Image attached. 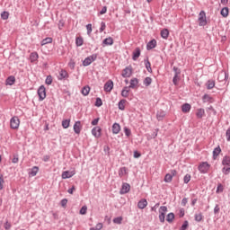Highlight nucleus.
<instances>
[{
	"instance_id": "nucleus-1",
	"label": "nucleus",
	"mask_w": 230,
	"mask_h": 230,
	"mask_svg": "<svg viewBox=\"0 0 230 230\" xmlns=\"http://www.w3.org/2000/svg\"><path fill=\"white\" fill-rule=\"evenodd\" d=\"M222 165L224 166L222 168V173L224 175H229L230 173V156L225 155L222 159Z\"/></svg>"
},
{
	"instance_id": "nucleus-2",
	"label": "nucleus",
	"mask_w": 230,
	"mask_h": 230,
	"mask_svg": "<svg viewBox=\"0 0 230 230\" xmlns=\"http://www.w3.org/2000/svg\"><path fill=\"white\" fill-rule=\"evenodd\" d=\"M210 168H211V165L208 162H201L198 166V170L199 173H202V174L208 173Z\"/></svg>"
},
{
	"instance_id": "nucleus-3",
	"label": "nucleus",
	"mask_w": 230,
	"mask_h": 230,
	"mask_svg": "<svg viewBox=\"0 0 230 230\" xmlns=\"http://www.w3.org/2000/svg\"><path fill=\"white\" fill-rule=\"evenodd\" d=\"M159 213H160L159 214V221L162 224H164V220L166 218V213H168V208L166 206L160 207Z\"/></svg>"
},
{
	"instance_id": "nucleus-4",
	"label": "nucleus",
	"mask_w": 230,
	"mask_h": 230,
	"mask_svg": "<svg viewBox=\"0 0 230 230\" xmlns=\"http://www.w3.org/2000/svg\"><path fill=\"white\" fill-rule=\"evenodd\" d=\"M97 58H98V55L93 54L84 58V60L83 61V66L84 67H87V66H91V64H93V62H94V60H96Z\"/></svg>"
},
{
	"instance_id": "nucleus-5",
	"label": "nucleus",
	"mask_w": 230,
	"mask_h": 230,
	"mask_svg": "<svg viewBox=\"0 0 230 230\" xmlns=\"http://www.w3.org/2000/svg\"><path fill=\"white\" fill-rule=\"evenodd\" d=\"M19 125H21V120L19 119V117L14 116L10 120V127L13 130H16V128H19Z\"/></svg>"
},
{
	"instance_id": "nucleus-6",
	"label": "nucleus",
	"mask_w": 230,
	"mask_h": 230,
	"mask_svg": "<svg viewBox=\"0 0 230 230\" xmlns=\"http://www.w3.org/2000/svg\"><path fill=\"white\" fill-rule=\"evenodd\" d=\"M208 20L206 19V12L200 11L199 14V26H206Z\"/></svg>"
},
{
	"instance_id": "nucleus-7",
	"label": "nucleus",
	"mask_w": 230,
	"mask_h": 230,
	"mask_svg": "<svg viewBox=\"0 0 230 230\" xmlns=\"http://www.w3.org/2000/svg\"><path fill=\"white\" fill-rule=\"evenodd\" d=\"M39 101L43 102L46 100V87L44 85H40L38 89Z\"/></svg>"
},
{
	"instance_id": "nucleus-8",
	"label": "nucleus",
	"mask_w": 230,
	"mask_h": 230,
	"mask_svg": "<svg viewBox=\"0 0 230 230\" xmlns=\"http://www.w3.org/2000/svg\"><path fill=\"white\" fill-rule=\"evenodd\" d=\"M122 78H130L132 76V66H126L121 73Z\"/></svg>"
},
{
	"instance_id": "nucleus-9",
	"label": "nucleus",
	"mask_w": 230,
	"mask_h": 230,
	"mask_svg": "<svg viewBox=\"0 0 230 230\" xmlns=\"http://www.w3.org/2000/svg\"><path fill=\"white\" fill-rule=\"evenodd\" d=\"M218 82H227L229 80V73L222 70L217 76Z\"/></svg>"
},
{
	"instance_id": "nucleus-10",
	"label": "nucleus",
	"mask_w": 230,
	"mask_h": 230,
	"mask_svg": "<svg viewBox=\"0 0 230 230\" xmlns=\"http://www.w3.org/2000/svg\"><path fill=\"white\" fill-rule=\"evenodd\" d=\"M69 78V74L66 69L59 70L58 80H60L61 82L64 80H67Z\"/></svg>"
},
{
	"instance_id": "nucleus-11",
	"label": "nucleus",
	"mask_w": 230,
	"mask_h": 230,
	"mask_svg": "<svg viewBox=\"0 0 230 230\" xmlns=\"http://www.w3.org/2000/svg\"><path fill=\"white\" fill-rule=\"evenodd\" d=\"M105 93H111V91H112V89H114V83L112 82V80H109L108 82H106L104 84V87H103Z\"/></svg>"
},
{
	"instance_id": "nucleus-12",
	"label": "nucleus",
	"mask_w": 230,
	"mask_h": 230,
	"mask_svg": "<svg viewBox=\"0 0 230 230\" xmlns=\"http://www.w3.org/2000/svg\"><path fill=\"white\" fill-rule=\"evenodd\" d=\"M92 136H94L97 139L98 137H102V128L96 126L92 128Z\"/></svg>"
},
{
	"instance_id": "nucleus-13",
	"label": "nucleus",
	"mask_w": 230,
	"mask_h": 230,
	"mask_svg": "<svg viewBox=\"0 0 230 230\" xmlns=\"http://www.w3.org/2000/svg\"><path fill=\"white\" fill-rule=\"evenodd\" d=\"M128 191H130V184L125 182L122 183L121 189H120V195H125L127 193H128Z\"/></svg>"
},
{
	"instance_id": "nucleus-14",
	"label": "nucleus",
	"mask_w": 230,
	"mask_h": 230,
	"mask_svg": "<svg viewBox=\"0 0 230 230\" xmlns=\"http://www.w3.org/2000/svg\"><path fill=\"white\" fill-rule=\"evenodd\" d=\"M76 172L75 171H65L62 172V179H71Z\"/></svg>"
},
{
	"instance_id": "nucleus-15",
	"label": "nucleus",
	"mask_w": 230,
	"mask_h": 230,
	"mask_svg": "<svg viewBox=\"0 0 230 230\" xmlns=\"http://www.w3.org/2000/svg\"><path fill=\"white\" fill-rule=\"evenodd\" d=\"M74 132L75 134H80V132H82V122L80 120L75 121L74 124Z\"/></svg>"
},
{
	"instance_id": "nucleus-16",
	"label": "nucleus",
	"mask_w": 230,
	"mask_h": 230,
	"mask_svg": "<svg viewBox=\"0 0 230 230\" xmlns=\"http://www.w3.org/2000/svg\"><path fill=\"white\" fill-rule=\"evenodd\" d=\"M111 130L112 134H119V132H121V126L119 123L115 122L111 127Z\"/></svg>"
},
{
	"instance_id": "nucleus-17",
	"label": "nucleus",
	"mask_w": 230,
	"mask_h": 230,
	"mask_svg": "<svg viewBox=\"0 0 230 230\" xmlns=\"http://www.w3.org/2000/svg\"><path fill=\"white\" fill-rule=\"evenodd\" d=\"M114 44V39L112 37H108L102 40V46L105 48V46H112Z\"/></svg>"
},
{
	"instance_id": "nucleus-18",
	"label": "nucleus",
	"mask_w": 230,
	"mask_h": 230,
	"mask_svg": "<svg viewBox=\"0 0 230 230\" xmlns=\"http://www.w3.org/2000/svg\"><path fill=\"white\" fill-rule=\"evenodd\" d=\"M157 46V40L155 39L151 40L147 44H146V49L147 51H150V49H154Z\"/></svg>"
},
{
	"instance_id": "nucleus-19",
	"label": "nucleus",
	"mask_w": 230,
	"mask_h": 230,
	"mask_svg": "<svg viewBox=\"0 0 230 230\" xmlns=\"http://www.w3.org/2000/svg\"><path fill=\"white\" fill-rule=\"evenodd\" d=\"M146 206H148V201H146V199H140L137 203L138 209H145V208H146Z\"/></svg>"
},
{
	"instance_id": "nucleus-20",
	"label": "nucleus",
	"mask_w": 230,
	"mask_h": 230,
	"mask_svg": "<svg viewBox=\"0 0 230 230\" xmlns=\"http://www.w3.org/2000/svg\"><path fill=\"white\" fill-rule=\"evenodd\" d=\"M120 94H121L122 98H128V96L130 94V87L124 86Z\"/></svg>"
},
{
	"instance_id": "nucleus-21",
	"label": "nucleus",
	"mask_w": 230,
	"mask_h": 230,
	"mask_svg": "<svg viewBox=\"0 0 230 230\" xmlns=\"http://www.w3.org/2000/svg\"><path fill=\"white\" fill-rule=\"evenodd\" d=\"M129 85L128 87H129V89H136V87H137V84H139V80L137 78H132L129 81Z\"/></svg>"
},
{
	"instance_id": "nucleus-22",
	"label": "nucleus",
	"mask_w": 230,
	"mask_h": 230,
	"mask_svg": "<svg viewBox=\"0 0 230 230\" xmlns=\"http://www.w3.org/2000/svg\"><path fill=\"white\" fill-rule=\"evenodd\" d=\"M141 57V49L136 48L133 51L132 60H137Z\"/></svg>"
},
{
	"instance_id": "nucleus-23",
	"label": "nucleus",
	"mask_w": 230,
	"mask_h": 230,
	"mask_svg": "<svg viewBox=\"0 0 230 230\" xmlns=\"http://www.w3.org/2000/svg\"><path fill=\"white\" fill-rule=\"evenodd\" d=\"M202 102L203 103H213V97L208 93H205L202 97Z\"/></svg>"
},
{
	"instance_id": "nucleus-24",
	"label": "nucleus",
	"mask_w": 230,
	"mask_h": 230,
	"mask_svg": "<svg viewBox=\"0 0 230 230\" xmlns=\"http://www.w3.org/2000/svg\"><path fill=\"white\" fill-rule=\"evenodd\" d=\"M166 116V112L164 111H159L156 113V119L158 121H163V119H164V117Z\"/></svg>"
},
{
	"instance_id": "nucleus-25",
	"label": "nucleus",
	"mask_w": 230,
	"mask_h": 230,
	"mask_svg": "<svg viewBox=\"0 0 230 230\" xmlns=\"http://www.w3.org/2000/svg\"><path fill=\"white\" fill-rule=\"evenodd\" d=\"M172 174L167 173L164 177V182H172V179H173V175H175V173H177V172L175 170H173L172 172Z\"/></svg>"
},
{
	"instance_id": "nucleus-26",
	"label": "nucleus",
	"mask_w": 230,
	"mask_h": 230,
	"mask_svg": "<svg viewBox=\"0 0 230 230\" xmlns=\"http://www.w3.org/2000/svg\"><path fill=\"white\" fill-rule=\"evenodd\" d=\"M204 114H206V111L203 108H199L197 110L196 116L199 119H202Z\"/></svg>"
},
{
	"instance_id": "nucleus-27",
	"label": "nucleus",
	"mask_w": 230,
	"mask_h": 230,
	"mask_svg": "<svg viewBox=\"0 0 230 230\" xmlns=\"http://www.w3.org/2000/svg\"><path fill=\"white\" fill-rule=\"evenodd\" d=\"M13 84H15V76H8L5 80V85H13Z\"/></svg>"
},
{
	"instance_id": "nucleus-28",
	"label": "nucleus",
	"mask_w": 230,
	"mask_h": 230,
	"mask_svg": "<svg viewBox=\"0 0 230 230\" xmlns=\"http://www.w3.org/2000/svg\"><path fill=\"white\" fill-rule=\"evenodd\" d=\"M30 60L31 63L37 62V60H39V53L31 52L30 55Z\"/></svg>"
},
{
	"instance_id": "nucleus-29",
	"label": "nucleus",
	"mask_w": 230,
	"mask_h": 230,
	"mask_svg": "<svg viewBox=\"0 0 230 230\" xmlns=\"http://www.w3.org/2000/svg\"><path fill=\"white\" fill-rule=\"evenodd\" d=\"M181 111L182 112H184L185 114L190 112V111H191V105L190 103H184L181 106Z\"/></svg>"
},
{
	"instance_id": "nucleus-30",
	"label": "nucleus",
	"mask_w": 230,
	"mask_h": 230,
	"mask_svg": "<svg viewBox=\"0 0 230 230\" xmlns=\"http://www.w3.org/2000/svg\"><path fill=\"white\" fill-rule=\"evenodd\" d=\"M127 173H128V172H127V167H120L119 169V177H120V179L125 177Z\"/></svg>"
},
{
	"instance_id": "nucleus-31",
	"label": "nucleus",
	"mask_w": 230,
	"mask_h": 230,
	"mask_svg": "<svg viewBox=\"0 0 230 230\" xmlns=\"http://www.w3.org/2000/svg\"><path fill=\"white\" fill-rule=\"evenodd\" d=\"M81 93L83 96H88L89 93H91V87L89 85L84 86Z\"/></svg>"
},
{
	"instance_id": "nucleus-32",
	"label": "nucleus",
	"mask_w": 230,
	"mask_h": 230,
	"mask_svg": "<svg viewBox=\"0 0 230 230\" xmlns=\"http://www.w3.org/2000/svg\"><path fill=\"white\" fill-rule=\"evenodd\" d=\"M37 173H39V166H33L29 172V175H31V177H35Z\"/></svg>"
},
{
	"instance_id": "nucleus-33",
	"label": "nucleus",
	"mask_w": 230,
	"mask_h": 230,
	"mask_svg": "<svg viewBox=\"0 0 230 230\" xmlns=\"http://www.w3.org/2000/svg\"><path fill=\"white\" fill-rule=\"evenodd\" d=\"M125 103H127V100L121 99L118 103V108L119 111H125Z\"/></svg>"
},
{
	"instance_id": "nucleus-34",
	"label": "nucleus",
	"mask_w": 230,
	"mask_h": 230,
	"mask_svg": "<svg viewBox=\"0 0 230 230\" xmlns=\"http://www.w3.org/2000/svg\"><path fill=\"white\" fill-rule=\"evenodd\" d=\"M220 152H222V149L220 148V146H218L217 147H216L213 150V157H214V159H217V157H218V155H220Z\"/></svg>"
},
{
	"instance_id": "nucleus-35",
	"label": "nucleus",
	"mask_w": 230,
	"mask_h": 230,
	"mask_svg": "<svg viewBox=\"0 0 230 230\" xmlns=\"http://www.w3.org/2000/svg\"><path fill=\"white\" fill-rule=\"evenodd\" d=\"M169 36H170V31H168V29H164L161 31L162 39H168Z\"/></svg>"
},
{
	"instance_id": "nucleus-36",
	"label": "nucleus",
	"mask_w": 230,
	"mask_h": 230,
	"mask_svg": "<svg viewBox=\"0 0 230 230\" xmlns=\"http://www.w3.org/2000/svg\"><path fill=\"white\" fill-rule=\"evenodd\" d=\"M204 218V216L201 214V212H199V213H196L195 215H194V220H195V222H202V219Z\"/></svg>"
},
{
	"instance_id": "nucleus-37",
	"label": "nucleus",
	"mask_w": 230,
	"mask_h": 230,
	"mask_svg": "<svg viewBox=\"0 0 230 230\" xmlns=\"http://www.w3.org/2000/svg\"><path fill=\"white\" fill-rule=\"evenodd\" d=\"M145 62V66H146V69L148 71V73H152V65L150 64V61L147 59L144 60Z\"/></svg>"
},
{
	"instance_id": "nucleus-38",
	"label": "nucleus",
	"mask_w": 230,
	"mask_h": 230,
	"mask_svg": "<svg viewBox=\"0 0 230 230\" xmlns=\"http://www.w3.org/2000/svg\"><path fill=\"white\" fill-rule=\"evenodd\" d=\"M174 219L175 214H173L172 212L169 213L166 217V220L169 222V224H172V222H173Z\"/></svg>"
},
{
	"instance_id": "nucleus-39",
	"label": "nucleus",
	"mask_w": 230,
	"mask_h": 230,
	"mask_svg": "<svg viewBox=\"0 0 230 230\" xmlns=\"http://www.w3.org/2000/svg\"><path fill=\"white\" fill-rule=\"evenodd\" d=\"M220 13L222 17H227L229 15V8L227 7L222 8Z\"/></svg>"
},
{
	"instance_id": "nucleus-40",
	"label": "nucleus",
	"mask_w": 230,
	"mask_h": 230,
	"mask_svg": "<svg viewBox=\"0 0 230 230\" xmlns=\"http://www.w3.org/2000/svg\"><path fill=\"white\" fill-rule=\"evenodd\" d=\"M75 45L77 48H80V46H84V38L78 37L75 39Z\"/></svg>"
},
{
	"instance_id": "nucleus-41",
	"label": "nucleus",
	"mask_w": 230,
	"mask_h": 230,
	"mask_svg": "<svg viewBox=\"0 0 230 230\" xmlns=\"http://www.w3.org/2000/svg\"><path fill=\"white\" fill-rule=\"evenodd\" d=\"M51 42H53V39L52 38H45L42 40L41 41V46H46V44H51Z\"/></svg>"
},
{
	"instance_id": "nucleus-42",
	"label": "nucleus",
	"mask_w": 230,
	"mask_h": 230,
	"mask_svg": "<svg viewBox=\"0 0 230 230\" xmlns=\"http://www.w3.org/2000/svg\"><path fill=\"white\" fill-rule=\"evenodd\" d=\"M123 130L127 137H130V136H132V130H130V128H128V127H124Z\"/></svg>"
},
{
	"instance_id": "nucleus-43",
	"label": "nucleus",
	"mask_w": 230,
	"mask_h": 230,
	"mask_svg": "<svg viewBox=\"0 0 230 230\" xmlns=\"http://www.w3.org/2000/svg\"><path fill=\"white\" fill-rule=\"evenodd\" d=\"M215 87V81L214 80H208L207 83V89L211 90Z\"/></svg>"
},
{
	"instance_id": "nucleus-44",
	"label": "nucleus",
	"mask_w": 230,
	"mask_h": 230,
	"mask_svg": "<svg viewBox=\"0 0 230 230\" xmlns=\"http://www.w3.org/2000/svg\"><path fill=\"white\" fill-rule=\"evenodd\" d=\"M71 123V119H64L62 121L63 128H69V124Z\"/></svg>"
},
{
	"instance_id": "nucleus-45",
	"label": "nucleus",
	"mask_w": 230,
	"mask_h": 230,
	"mask_svg": "<svg viewBox=\"0 0 230 230\" xmlns=\"http://www.w3.org/2000/svg\"><path fill=\"white\" fill-rule=\"evenodd\" d=\"M8 17H10V13L4 11L1 13V19H3V21H7Z\"/></svg>"
},
{
	"instance_id": "nucleus-46",
	"label": "nucleus",
	"mask_w": 230,
	"mask_h": 230,
	"mask_svg": "<svg viewBox=\"0 0 230 230\" xmlns=\"http://www.w3.org/2000/svg\"><path fill=\"white\" fill-rule=\"evenodd\" d=\"M123 222V217H118L113 218V224H118L119 226H120V224H122Z\"/></svg>"
},
{
	"instance_id": "nucleus-47",
	"label": "nucleus",
	"mask_w": 230,
	"mask_h": 230,
	"mask_svg": "<svg viewBox=\"0 0 230 230\" xmlns=\"http://www.w3.org/2000/svg\"><path fill=\"white\" fill-rule=\"evenodd\" d=\"M152 84V78L151 77H146L144 79V85H146V87H148L149 85H151Z\"/></svg>"
},
{
	"instance_id": "nucleus-48",
	"label": "nucleus",
	"mask_w": 230,
	"mask_h": 230,
	"mask_svg": "<svg viewBox=\"0 0 230 230\" xmlns=\"http://www.w3.org/2000/svg\"><path fill=\"white\" fill-rule=\"evenodd\" d=\"M189 226L190 223L188 222V220H185L182 226L180 227V230H187Z\"/></svg>"
},
{
	"instance_id": "nucleus-49",
	"label": "nucleus",
	"mask_w": 230,
	"mask_h": 230,
	"mask_svg": "<svg viewBox=\"0 0 230 230\" xmlns=\"http://www.w3.org/2000/svg\"><path fill=\"white\" fill-rule=\"evenodd\" d=\"M103 105V102L102 101V98L97 97L95 101V107H102Z\"/></svg>"
},
{
	"instance_id": "nucleus-50",
	"label": "nucleus",
	"mask_w": 230,
	"mask_h": 230,
	"mask_svg": "<svg viewBox=\"0 0 230 230\" xmlns=\"http://www.w3.org/2000/svg\"><path fill=\"white\" fill-rule=\"evenodd\" d=\"M190 181H191V175L187 173L183 178V182L184 184H188Z\"/></svg>"
},
{
	"instance_id": "nucleus-51",
	"label": "nucleus",
	"mask_w": 230,
	"mask_h": 230,
	"mask_svg": "<svg viewBox=\"0 0 230 230\" xmlns=\"http://www.w3.org/2000/svg\"><path fill=\"white\" fill-rule=\"evenodd\" d=\"M45 83L47 84V85H51V84H53V77L51 75H48Z\"/></svg>"
},
{
	"instance_id": "nucleus-52",
	"label": "nucleus",
	"mask_w": 230,
	"mask_h": 230,
	"mask_svg": "<svg viewBox=\"0 0 230 230\" xmlns=\"http://www.w3.org/2000/svg\"><path fill=\"white\" fill-rule=\"evenodd\" d=\"M224 191V185L222 183H219L217 187L216 193H222Z\"/></svg>"
},
{
	"instance_id": "nucleus-53",
	"label": "nucleus",
	"mask_w": 230,
	"mask_h": 230,
	"mask_svg": "<svg viewBox=\"0 0 230 230\" xmlns=\"http://www.w3.org/2000/svg\"><path fill=\"white\" fill-rule=\"evenodd\" d=\"M4 188V178L3 174L0 173V190H3Z\"/></svg>"
},
{
	"instance_id": "nucleus-54",
	"label": "nucleus",
	"mask_w": 230,
	"mask_h": 230,
	"mask_svg": "<svg viewBox=\"0 0 230 230\" xmlns=\"http://www.w3.org/2000/svg\"><path fill=\"white\" fill-rule=\"evenodd\" d=\"M106 28H107V25L105 24V22H102L101 28L99 29L100 33H103V31H105Z\"/></svg>"
},
{
	"instance_id": "nucleus-55",
	"label": "nucleus",
	"mask_w": 230,
	"mask_h": 230,
	"mask_svg": "<svg viewBox=\"0 0 230 230\" xmlns=\"http://www.w3.org/2000/svg\"><path fill=\"white\" fill-rule=\"evenodd\" d=\"M179 75H181V71H178L172 78V84H174V85H177V78H179Z\"/></svg>"
},
{
	"instance_id": "nucleus-56",
	"label": "nucleus",
	"mask_w": 230,
	"mask_h": 230,
	"mask_svg": "<svg viewBox=\"0 0 230 230\" xmlns=\"http://www.w3.org/2000/svg\"><path fill=\"white\" fill-rule=\"evenodd\" d=\"M86 30H87V35H91V33H93V24L88 23L86 25Z\"/></svg>"
},
{
	"instance_id": "nucleus-57",
	"label": "nucleus",
	"mask_w": 230,
	"mask_h": 230,
	"mask_svg": "<svg viewBox=\"0 0 230 230\" xmlns=\"http://www.w3.org/2000/svg\"><path fill=\"white\" fill-rule=\"evenodd\" d=\"M12 163H13V164H17V163H19V155H13Z\"/></svg>"
},
{
	"instance_id": "nucleus-58",
	"label": "nucleus",
	"mask_w": 230,
	"mask_h": 230,
	"mask_svg": "<svg viewBox=\"0 0 230 230\" xmlns=\"http://www.w3.org/2000/svg\"><path fill=\"white\" fill-rule=\"evenodd\" d=\"M86 213H87V207L83 206L80 209V215H86Z\"/></svg>"
},
{
	"instance_id": "nucleus-59",
	"label": "nucleus",
	"mask_w": 230,
	"mask_h": 230,
	"mask_svg": "<svg viewBox=\"0 0 230 230\" xmlns=\"http://www.w3.org/2000/svg\"><path fill=\"white\" fill-rule=\"evenodd\" d=\"M4 227L5 230H10V229H12V224L10 222L6 221L4 225Z\"/></svg>"
},
{
	"instance_id": "nucleus-60",
	"label": "nucleus",
	"mask_w": 230,
	"mask_h": 230,
	"mask_svg": "<svg viewBox=\"0 0 230 230\" xmlns=\"http://www.w3.org/2000/svg\"><path fill=\"white\" fill-rule=\"evenodd\" d=\"M209 111L213 112L214 116H217V110L214 109L213 106H209L208 108H207V112H209Z\"/></svg>"
},
{
	"instance_id": "nucleus-61",
	"label": "nucleus",
	"mask_w": 230,
	"mask_h": 230,
	"mask_svg": "<svg viewBox=\"0 0 230 230\" xmlns=\"http://www.w3.org/2000/svg\"><path fill=\"white\" fill-rule=\"evenodd\" d=\"M217 213H220V207L218 206V204H217L214 208V214L217 215Z\"/></svg>"
},
{
	"instance_id": "nucleus-62",
	"label": "nucleus",
	"mask_w": 230,
	"mask_h": 230,
	"mask_svg": "<svg viewBox=\"0 0 230 230\" xmlns=\"http://www.w3.org/2000/svg\"><path fill=\"white\" fill-rule=\"evenodd\" d=\"M226 141H230V128L226 132Z\"/></svg>"
},
{
	"instance_id": "nucleus-63",
	"label": "nucleus",
	"mask_w": 230,
	"mask_h": 230,
	"mask_svg": "<svg viewBox=\"0 0 230 230\" xmlns=\"http://www.w3.org/2000/svg\"><path fill=\"white\" fill-rule=\"evenodd\" d=\"M103 229V224L98 223L95 226V230H101Z\"/></svg>"
},
{
	"instance_id": "nucleus-64",
	"label": "nucleus",
	"mask_w": 230,
	"mask_h": 230,
	"mask_svg": "<svg viewBox=\"0 0 230 230\" xmlns=\"http://www.w3.org/2000/svg\"><path fill=\"white\" fill-rule=\"evenodd\" d=\"M184 215H185L184 208H181L179 210V217H180V218H182V217H184Z\"/></svg>"
}]
</instances>
